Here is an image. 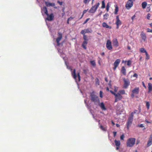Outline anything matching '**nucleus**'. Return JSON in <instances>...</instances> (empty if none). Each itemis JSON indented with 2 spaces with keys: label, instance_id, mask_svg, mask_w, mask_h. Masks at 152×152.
Returning a JSON list of instances; mask_svg holds the SVG:
<instances>
[{
  "label": "nucleus",
  "instance_id": "obj_1",
  "mask_svg": "<svg viewBox=\"0 0 152 152\" xmlns=\"http://www.w3.org/2000/svg\"><path fill=\"white\" fill-rule=\"evenodd\" d=\"M91 100L94 102V104L96 105L100 102V100L98 97L94 94V92H92L90 94Z\"/></svg>",
  "mask_w": 152,
  "mask_h": 152
},
{
  "label": "nucleus",
  "instance_id": "obj_2",
  "mask_svg": "<svg viewBox=\"0 0 152 152\" xmlns=\"http://www.w3.org/2000/svg\"><path fill=\"white\" fill-rule=\"evenodd\" d=\"M136 139L134 138H130L127 140L126 145L127 147H132L135 144Z\"/></svg>",
  "mask_w": 152,
  "mask_h": 152
},
{
  "label": "nucleus",
  "instance_id": "obj_3",
  "mask_svg": "<svg viewBox=\"0 0 152 152\" xmlns=\"http://www.w3.org/2000/svg\"><path fill=\"white\" fill-rule=\"evenodd\" d=\"M56 29L53 28L51 29V32L52 37L53 38L54 44L55 45L57 43V38L56 37Z\"/></svg>",
  "mask_w": 152,
  "mask_h": 152
},
{
  "label": "nucleus",
  "instance_id": "obj_4",
  "mask_svg": "<svg viewBox=\"0 0 152 152\" xmlns=\"http://www.w3.org/2000/svg\"><path fill=\"white\" fill-rule=\"evenodd\" d=\"M140 88L139 87H136L132 91V93L131 95V97L133 98L135 95H137L139 94Z\"/></svg>",
  "mask_w": 152,
  "mask_h": 152
},
{
  "label": "nucleus",
  "instance_id": "obj_5",
  "mask_svg": "<svg viewBox=\"0 0 152 152\" xmlns=\"http://www.w3.org/2000/svg\"><path fill=\"white\" fill-rule=\"evenodd\" d=\"M99 4H100L99 2L96 3L94 6L92 7L89 10L88 12L91 13H94L95 12L99 7Z\"/></svg>",
  "mask_w": 152,
  "mask_h": 152
},
{
  "label": "nucleus",
  "instance_id": "obj_6",
  "mask_svg": "<svg viewBox=\"0 0 152 152\" xmlns=\"http://www.w3.org/2000/svg\"><path fill=\"white\" fill-rule=\"evenodd\" d=\"M72 75L73 76V77L74 79L76 80H77V76L78 80V81H80V73L79 72H78L77 74V76L76 75V70L75 69H74L73 72L72 73Z\"/></svg>",
  "mask_w": 152,
  "mask_h": 152
},
{
  "label": "nucleus",
  "instance_id": "obj_7",
  "mask_svg": "<svg viewBox=\"0 0 152 152\" xmlns=\"http://www.w3.org/2000/svg\"><path fill=\"white\" fill-rule=\"evenodd\" d=\"M134 0H129L125 5L126 8L128 10L130 9L133 5Z\"/></svg>",
  "mask_w": 152,
  "mask_h": 152
},
{
  "label": "nucleus",
  "instance_id": "obj_8",
  "mask_svg": "<svg viewBox=\"0 0 152 152\" xmlns=\"http://www.w3.org/2000/svg\"><path fill=\"white\" fill-rule=\"evenodd\" d=\"M123 80L124 82L123 88H127L130 85V81L129 80L127 79H126L125 78H124Z\"/></svg>",
  "mask_w": 152,
  "mask_h": 152
},
{
  "label": "nucleus",
  "instance_id": "obj_9",
  "mask_svg": "<svg viewBox=\"0 0 152 152\" xmlns=\"http://www.w3.org/2000/svg\"><path fill=\"white\" fill-rule=\"evenodd\" d=\"M114 96L115 97V102H117L119 100H121L123 98L122 96L119 93L116 94Z\"/></svg>",
  "mask_w": 152,
  "mask_h": 152
},
{
  "label": "nucleus",
  "instance_id": "obj_10",
  "mask_svg": "<svg viewBox=\"0 0 152 152\" xmlns=\"http://www.w3.org/2000/svg\"><path fill=\"white\" fill-rule=\"evenodd\" d=\"M106 46L107 48L109 50H111L112 48V42L111 41L108 39L107 40L106 44Z\"/></svg>",
  "mask_w": 152,
  "mask_h": 152
},
{
  "label": "nucleus",
  "instance_id": "obj_11",
  "mask_svg": "<svg viewBox=\"0 0 152 152\" xmlns=\"http://www.w3.org/2000/svg\"><path fill=\"white\" fill-rule=\"evenodd\" d=\"M92 30L91 28H87L82 30L80 32V33L82 34H85L87 33H91Z\"/></svg>",
  "mask_w": 152,
  "mask_h": 152
},
{
  "label": "nucleus",
  "instance_id": "obj_12",
  "mask_svg": "<svg viewBox=\"0 0 152 152\" xmlns=\"http://www.w3.org/2000/svg\"><path fill=\"white\" fill-rule=\"evenodd\" d=\"M120 61L121 60L119 59H117L115 60L113 64L114 67L113 68V69L114 70L116 69V68L119 65Z\"/></svg>",
  "mask_w": 152,
  "mask_h": 152
},
{
  "label": "nucleus",
  "instance_id": "obj_13",
  "mask_svg": "<svg viewBox=\"0 0 152 152\" xmlns=\"http://www.w3.org/2000/svg\"><path fill=\"white\" fill-rule=\"evenodd\" d=\"M47 16V17L46 18V19L48 21H52L53 20L54 18V16L53 13H51L50 15H49L48 14V15Z\"/></svg>",
  "mask_w": 152,
  "mask_h": 152
},
{
  "label": "nucleus",
  "instance_id": "obj_14",
  "mask_svg": "<svg viewBox=\"0 0 152 152\" xmlns=\"http://www.w3.org/2000/svg\"><path fill=\"white\" fill-rule=\"evenodd\" d=\"M132 120L128 118L126 123V126L128 129H129L131 126L133 121Z\"/></svg>",
  "mask_w": 152,
  "mask_h": 152
},
{
  "label": "nucleus",
  "instance_id": "obj_15",
  "mask_svg": "<svg viewBox=\"0 0 152 152\" xmlns=\"http://www.w3.org/2000/svg\"><path fill=\"white\" fill-rule=\"evenodd\" d=\"M152 144V134L150 135L147 144V146L149 147Z\"/></svg>",
  "mask_w": 152,
  "mask_h": 152
},
{
  "label": "nucleus",
  "instance_id": "obj_16",
  "mask_svg": "<svg viewBox=\"0 0 152 152\" xmlns=\"http://www.w3.org/2000/svg\"><path fill=\"white\" fill-rule=\"evenodd\" d=\"M148 93H151L152 91V84L150 83H148Z\"/></svg>",
  "mask_w": 152,
  "mask_h": 152
},
{
  "label": "nucleus",
  "instance_id": "obj_17",
  "mask_svg": "<svg viewBox=\"0 0 152 152\" xmlns=\"http://www.w3.org/2000/svg\"><path fill=\"white\" fill-rule=\"evenodd\" d=\"M113 45L116 47H118L119 45L118 42L116 39L113 40Z\"/></svg>",
  "mask_w": 152,
  "mask_h": 152
},
{
  "label": "nucleus",
  "instance_id": "obj_18",
  "mask_svg": "<svg viewBox=\"0 0 152 152\" xmlns=\"http://www.w3.org/2000/svg\"><path fill=\"white\" fill-rule=\"evenodd\" d=\"M140 36L142 39L144 41H145L147 38L145 34L143 32H142L140 34Z\"/></svg>",
  "mask_w": 152,
  "mask_h": 152
},
{
  "label": "nucleus",
  "instance_id": "obj_19",
  "mask_svg": "<svg viewBox=\"0 0 152 152\" xmlns=\"http://www.w3.org/2000/svg\"><path fill=\"white\" fill-rule=\"evenodd\" d=\"M116 21L115 23L116 25H121L122 24V23H121V21L119 19L118 15H117L116 16Z\"/></svg>",
  "mask_w": 152,
  "mask_h": 152
},
{
  "label": "nucleus",
  "instance_id": "obj_20",
  "mask_svg": "<svg viewBox=\"0 0 152 152\" xmlns=\"http://www.w3.org/2000/svg\"><path fill=\"white\" fill-rule=\"evenodd\" d=\"M42 11L44 12L45 14L47 15H48V12L47 10V9L46 7H42Z\"/></svg>",
  "mask_w": 152,
  "mask_h": 152
},
{
  "label": "nucleus",
  "instance_id": "obj_21",
  "mask_svg": "<svg viewBox=\"0 0 152 152\" xmlns=\"http://www.w3.org/2000/svg\"><path fill=\"white\" fill-rule=\"evenodd\" d=\"M102 26L103 27L105 28H109L111 29L112 27L111 26H109L108 25L107 23L105 22H103L102 23Z\"/></svg>",
  "mask_w": 152,
  "mask_h": 152
},
{
  "label": "nucleus",
  "instance_id": "obj_22",
  "mask_svg": "<svg viewBox=\"0 0 152 152\" xmlns=\"http://www.w3.org/2000/svg\"><path fill=\"white\" fill-rule=\"evenodd\" d=\"M62 37V34L61 33H58V46L59 45V42L61 39Z\"/></svg>",
  "mask_w": 152,
  "mask_h": 152
},
{
  "label": "nucleus",
  "instance_id": "obj_23",
  "mask_svg": "<svg viewBox=\"0 0 152 152\" xmlns=\"http://www.w3.org/2000/svg\"><path fill=\"white\" fill-rule=\"evenodd\" d=\"M88 42L83 41L82 45V47L85 50H86L87 49L86 46L88 44Z\"/></svg>",
  "mask_w": 152,
  "mask_h": 152
},
{
  "label": "nucleus",
  "instance_id": "obj_24",
  "mask_svg": "<svg viewBox=\"0 0 152 152\" xmlns=\"http://www.w3.org/2000/svg\"><path fill=\"white\" fill-rule=\"evenodd\" d=\"M46 6L47 7H54L55 6V4L54 3H49L47 1L45 2Z\"/></svg>",
  "mask_w": 152,
  "mask_h": 152
},
{
  "label": "nucleus",
  "instance_id": "obj_25",
  "mask_svg": "<svg viewBox=\"0 0 152 152\" xmlns=\"http://www.w3.org/2000/svg\"><path fill=\"white\" fill-rule=\"evenodd\" d=\"M121 72L124 75H126V69L124 66H123L122 67Z\"/></svg>",
  "mask_w": 152,
  "mask_h": 152
},
{
  "label": "nucleus",
  "instance_id": "obj_26",
  "mask_svg": "<svg viewBox=\"0 0 152 152\" xmlns=\"http://www.w3.org/2000/svg\"><path fill=\"white\" fill-rule=\"evenodd\" d=\"M99 106L103 110H106V108L105 107L104 104L103 102H101L99 104Z\"/></svg>",
  "mask_w": 152,
  "mask_h": 152
},
{
  "label": "nucleus",
  "instance_id": "obj_27",
  "mask_svg": "<svg viewBox=\"0 0 152 152\" xmlns=\"http://www.w3.org/2000/svg\"><path fill=\"white\" fill-rule=\"evenodd\" d=\"M114 142L116 146H120L121 144V142L119 140H115Z\"/></svg>",
  "mask_w": 152,
  "mask_h": 152
},
{
  "label": "nucleus",
  "instance_id": "obj_28",
  "mask_svg": "<svg viewBox=\"0 0 152 152\" xmlns=\"http://www.w3.org/2000/svg\"><path fill=\"white\" fill-rule=\"evenodd\" d=\"M147 5V3L145 1L143 2L142 4V7L143 9L145 8Z\"/></svg>",
  "mask_w": 152,
  "mask_h": 152
},
{
  "label": "nucleus",
  "instance_id": "obj_29",
  "mask_svg": "<svg viewBox=\"0 0 152 152\" xmlns=\"http://www.w3.org/2000/svg\"><path fill=\"white\" fill-rule=\"evenodd\" d=\"M115 9L114 12V14L115 15H117L118 14V8L117 5H115Z\"/></svg>",
  "mask_w": 152,
  "mask_h": 152
},
{
  "label": "nucleus",
  "instance_id": "obj_30",
  "mask_svg": "<svg viewBox=\"0 0 152 152\" xmlns=\"http://www.w3.org/2000/svg\"><path fill=\"white\" fill-rule=\"evenodd\" d=\"M140 51L141 53H145L147 52L146 50L144 48H141L140 49Z\"/></svg>",
  "mask_w": 152,
  "mask_h": 152
},
{
  "label": "nucleus",
  "instance_id": "obj_31",
  "mask_svg": "<svg viewBox=\"0 0 152 152\" xmlns=\"http://www.w3.org/2000/svg\"><path fill=\"white\" fill-rule=\"evenodd\" d=\"M109 14L108 13H106L103 15V18L105 20H107L108 18Z\"/></svg>",
  "mask_w": 152,
  "mask_h": 152
},
{
  "label": "nucleus",
  "instance_id": "obj_32",
  "mask_svg": "<svg viewBox=\"0 0 152 152\" xmlns=\"http://www.w3.org/2000/svg\"><path fill=\"white\" fill-rule=\"evenodd\" d=\"M118 93H119L120 94H125V92L124 90H122L119 91Z\"/></svg>",
  "mask_w": 152,
  "mask_h": 152
},
{
  "label": "nucleus",
  "instance_id": "obj_33",
  "mask_svg": "<svg viewBox=\"0 0 152 152\" xmlns=\"http://www.w3.org/2000/svg\"><path fill=\"white\" fill-rule=\"evenodd\" d=\"M83 39L84 40V41L88 42V39L87 36L85 34H83Z\"/></svg>",
  "mask_w": 152,
  "mask_h": 152
},
{
  "label": "nucleus",
  "instance_id": "obj_34",
  "mask_svg": "<svg viewBox=\"0 0 152 152\" xmlns=\"http://www.w3.org/2000/svg\"><path fill=\"white\" fill-rule=\"evenodd\" d=\"M134 113L133 112H132L131 113L130 115L129 116L128 118L132 119L133 120V117H134Z\"/></svg>",
  "mask_w": 152,
  "mask_h": 152
},
{
  "label": "nucleus",
  "instance_id": "obj_35",
  "mask_svg": "<svg viewBox=\"0 0 152 152\" xmlns=\"http://www.w3.org/2000/svg\"><path fill=\"white\" fill-rule=\"evenodd\" d=\"M105 7V2L104 1H102V6L101 7V8L104 9Z\"/></svg>",
  "mask_w": 152,
  "mask_h": 152
},
{
  "label": "nucleus",
  "instance_id": "obj_36",
  "mask_svg": "<svg viewBox=\"0 0 152 152\" xmlns=\"http://www.w3.org/2000/svg\"><path fill=\"white\" fill-rule=\"evenodd\" d=\"M100 128L103 131H106V127H103L102 125H100Z\"/></svg>",
  "mask_w": 152,
  "mask_h": 152
},
{
  "label": "nucleus",
  "instance_id": "obj_37",
  "mask_svg": "<svg viewBox=\"0 0 152 152\" xmlns=\"http://www.w3.org/2000/svg\"><path fill=\"white\" fill-rule=\"evenodd\" d=\"M91 64L94 66H95L96 65V63L94 60L91 61H90Z\"/></svg>",
  "mask_w": 152,
  "mask_h": 152
},
{
  "label": "nucleus",
  "instance_id": "obj_38",
  "mask_svg": "<svg viewBox=\"0 0 152 152\" xmlns=\"http://www.w3.org/2000/svg\"><path fill=\"white\" fill-rule=\"evenodd\" d=\"M110 6L109 4V3H107L106 6V10L107 12L109 11V9Z\"/></svg>",
  "mask_w": 152,
  "mask_h": 152
},
{
  "label": "nucleus",
  "instance_id": "obj_39",
  "mask_svg": "<svg viewBox=\"0 0 152 152\" xmlns=\"http://www.w3.org/2000/svg\"><path fill=\"white\" fill-rule=\"evenodd\" d=\"M145 54L146 56V59L147 60L149 59L150 58L147 52H146Z\"/></svg>",
  "mask_w": 152,
  "mask_h": 152
},
{
  "label": "nucleus",
  "instance_id": "obj_40",
  "mask_svg": "<svg viewBox=\"0 0 152 152\" xmlns=\"http://www.w3.org/2000/svg\"><path fill=\"white\" fill-rule=\"evenodd\" d=\"M87 10H83V12L82 15V16L80 18V19H81L83 17L84 15L86 12Z\"/></svg>",
  "mask_w": 152,
  "mask_h": 152
},
{
  "label": "nucleus",
  "instance_id": "obj_41",
  "mask_svg": "<svg viewBox=\"0 0 152 152\" xmlns=\"http://www.w3.org/2000/svg\"><path fill=\"white\" fill-rule=\"evenodd\" d=\"M90 0H83V2L85 4H86L89 2Z\"/></svg>",
  "mask_w": 152,
  "mask_h": 152
},
{
  "label": "nucleus",
  "instance_id": "obj_42",
  "mask_svg": "<svg viewBox=\"0 0 152 152\" xmlns=\"http://www.w3.org/2000/svg\"><path fill=\"white\" fill-rule=\"evenodd\" d=\"M131 62L130 60H128V61H127V65L129 66L131 65Z\"/></svg>",
  "mask_w": 152,
  "mask_h": 152
},
{
  "label": "nucleus",
  "instance_id": "obj_43",
  "mask_svg": "<svg viewBox=\"0 0 152 152\" xmlns=\"http://www.w3.org/2000/svg\"><path fill=\"white\" fill-rule=\"evenodd\" d=\"M146 106L148 109H149L150 107V104L148 102H146Z\"/></svg>",
  "mask_w": 152,
  "mask_h": 152
},
{
  "label": "nucleus",
  "instance_id": "obj_44",
  "mask_svg": "<svg viewBox=\"0 0 152 152\" xmlns=\"http://www.w3.org/2000/svg\"><path fill=\"white\" fill-rule=\"evenodd\" d=\"M124 134H122L120 137V139L121 140H124Z\"/></svg>",
  "mask_w": 152,
  "mask_h": 152
},
{
  "label": "nucleus",
  "instance_id": "obj_45",
  "mask_svg": "<svg viewBox=\"0 0 152 152\" xmlns=\"http://www.w3.org/2000/svg\"><path fill=\"white\" fill-rule=\"evenodd\" d=\"M102 93H103V92H102V91H100V92H99L100 96L101 98L103 97Z\"/></svg>",
  "mask_w": 152,
  "mask_h": 152
},
{
  "label": "nucleus",
  "instance_id": "obj_46",
  "mask_svg": "<svg viewBox=\"0 0 152 152\" xmlns=\"http://www.w3.org/2000/svg\"><path fill=\"white\" fill-rule=\"evenodd\" d=\"M150 10V6L147 7L146 8V11L147 12H149Z\"/></svg>",
  "mask_w": 152,
  "mask_h": 152
},
{
  "label": "nucleus",
  "instance_id": "obj_47",
  "mask_svg": "<svg viewBox=\"0 0 152 152\" xmlns=\"http://www.w3.org/2000/svg\"><path fill=\"white\" fill-rule=\"evenodd\" d=\"M90 18H87L83 23V24H86V23H87V22L90 20Z\"/></svg>",
  "mask_w": 152,
  "mask_h": 152
},
{
  "label": "nucleus",
  "instance_id": "obj_48",
  "mask_svg": "<svg viewBox=\"0 0 152 152\" xmlns=\"http://www.w3.org/2000/svg\"><path fill=\"white\" fill-rule=\"evenodd\" d=\"M151 16V15L149 13H148L147 15V18L148 20H150Z\"/></svg>",
  "mask_w": 152,
  "mask_h": 152
},
{
  "label": "nucleus",
  "instance_id": "obj_49",
  "mask_svg": "<svg viewBox=\"0 0 152 152\" xmlns=\"http://www.w3.org/2000/svg\"><path fill=\"white\" fill-rule=\"evenodd\" d=\"M137 126L138 127L142 128V127H143L144 126L143 125V124H138L137 125Z\"/></svg>",
  "mask_w": 152,
  "mask_h": 152
},
{
  "label": "nucleus",
  "instance_id": "obj_50",
  "mask_svg": "<svg viewBox=\"0 0 152 152\" xmlns=\"http://www.w3.org/2000/svg\"><path fill=\"white\" fill-rule=\"evenodd\" d=\"M147 32L152 33V29H150L149 28H147Z\"/></svg>",
  "mask_w": 152,
  "mask_h": 152
},
{
  "label": "nucleus",
  "instance_id": "obj_51",
  "mask_svg": "<svg viewBox=\"0 0 152 152\" xmlns=\"http://www.w3.org/2000/svg\"><path fill=\"white\" fill-rule=\"evenodd\" d=\"M142 86H143V87L145 89H146L147 88V87H146V86H145V84L144 82L142 81Z\"/></svg>",
  "mask_w": 152,
  "mask_h": 152
},
{
  "label": "nucleus",
  "instance_id": "obj_52",
  "mask_svg": "<svg viewBox=\"0 0 152 152\" xmlns=\"http://www.w3.org/2000/svg\"><path fill=\"white\" fill-rule=\"evenodd\" d=\"M58 3L60 5H61L63 4V2L58 1Z\"/></svg>",
  "mask_w": 152,
  "mask_h": 152
},
{
  "label": "nucleus",
  "instance_id": "obj_53",
  "mask_svg": "<svg viewBox=\"0 0 152 152\" xmlns=\"http://www.w3.org/2000/svg\"><path fill=\"white\" fill-rule=\"evenodd\" d=\"M133 76L134 77H136V78H137V77H138V75L136 73H134L133 75Z\"/></svg>",
  "mask_w": 152,
  "mask_h": 152
},
{
  "label": "nucleus",
  "instance_id": "obj_54",
  "mask_svg": "<svg viewBox=\"0 0 152 152\" xmlns=\"http://www.w3.org/2000/svg\"><path fill=\"white\" fill-rule=\"evenodd\" d=\"M136 17V16H135V15H134L133 16L132 18H131V19H132V21L133 20H134V19L135 18V17Z\"/></svg>",
  "mask_w": 152,
  "mask_h": 152
},
{
  "label": "nucleus",
  "instance_id": "obj_55",
  "mask_svg": "<svg viewBox=\"0 0 152 152\" xmlns=\"http://www.w3.org/2000/svg\"><path fill=\"white\" fill-rule=\"evenodd\" d=\"M113 135H114V137H115L116 136V135L117 134V132H113Z\"/></svg>",
  "mask_w": 152,
  "mask_h": 152
},
{
  "label": "nucleus",
  "instance_id": "obj_56",
  "mask_svg": "<svg viewBox=\"0 0 152 152\" xmlns=\"http://www.w3.org/2000/svg\"><path fill=\"white\" fill-rule=\"evenodd\" d=\"M70 19H71V18H69L68 19L67 22V23L68 24H69V20Z\"/></svg>",
  "mask_w": 152,
  "mask_h": 152
},
{
  "label": "nucleus",
  "instance_id": "obj_57",
  "mask_svg": "<svg viewBox=\"0 0 152 152\" xmlns=\"http://www.w3.org/2000/svg\"><path fill=\"white\" fill-rule=\"evenodd\" d=\"M110 92L113 94L114 95H115V94H116L115 93H114V92H113V91L111 90L110 91Z\"/></svg>",
  "mask_w": 152,
  "mask_h": 152
},
{
  "label": "nucleus",
  "instance_id": "obj_58",
  "mask_svg": "<svg viewBox=\"0 0 152 152\" xmlns=\"http://www.w3.org/2000/svg\"><path fill=\"white\" fill-rule=\"evenodd\" d=\"M64 8L63 9V13L62 14L63 16L64 15V14H65V13L64 12Z\"/></svg>",
  "mask_w": 152,
  "mask_h": 152
},
{
  "label": "nucleus",
  "instance_id": "obj_59",
  "mask_svg": "<svg viewBox=\"0 0 152 152\" xmlns=\"http://www.w3.org/2000/svg\"><path fill=\"white\" fill-rule=\"evenodd\" d=\"M137 110H134V112H133V113L134 114L136 113H137Z\"/></svg>",
  "mask_w": 152,
  "mask_h": 152
},
{
  "label": "nucleus",
  "instance_id": "obj_60",
  "mask_svg": "<svg viewBox=\"0 0 152 152\" xmlns=\"http://www.w3.org/2000/svg\"><path fill=\"white\" fill-rule=\"evenodd\" d=\"M145 121L148 123H151L150 122H149L148 121L147 119L145 120Z\"/></svg>",
  "mask_w": 152,
  "mask_h": 152
},
{
  "label": "nucleus",
  "instance_id": "obj_61",
  "mask_svg": "<svg viewBox=\"0 0 152 152\" xmlns=\"http://www.w3.org/2000/svg\"><path fill=\"white\" fill-rule=\"evenodd\" d=\"M101 55L102 56H103L104 55V52H102L101 54Z\"/></svg>",
  "mask_w": 152,
  "mask_h": 152
},
{
  "label": "nucleus",
  "instance_id": "obj_62",
  "mask_svg": "<svg viewBox=\"0 0 152 152\" xmlns=\"http://www.w3.org/2000/svg\"><path fill=\"white\" fill-rule=\"evenodd\" d=\"M138 109H139V113H140V112H141V107H140V106H139V108H138Z\"/></svg>",
  "mask_w": 152,
  "mask_h": 152
},
{
  "label": "nucleus",
  "instance_id": "obj_63",
  "mask_svg": "<svg viewBox=\"0 0 152 152\" xmlns=\"http://www.w3.org/2000/svg\"><path fill=\"white\" fill-rule=\"evenodd\" d=\"M105 81L106 82H108V80L107 79V77H105Z\"/></svg>",
  "mask_w": 152,
  "mask_h": 152
},
{
  "label": "nucleus",
  "instance_id": "obj_64",
  "mask_svg": "<svg viewBox=\"0 0 152 152\" xmlns=\"http://www.w3.org/2000/svg\"><path fill=\"white\" fill-rule=\"evenodd\" d=\"M111 123H112V124H113V126L115 125V123H114V122L113 121H111Z\"/></svg>",
  "mask_w": 152,
  "mask_h": 152
}]
</instances>
